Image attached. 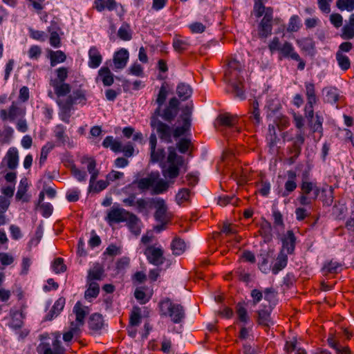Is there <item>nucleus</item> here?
Returning <instances> with one entry per match:
<instances>
[{
	"mask_svg": "<svg viewBox=\"0 0 354 354\" xmlns=\"http://www.w3.org/2000/svg\"><path fill=\"white\" fill-rule=\"evenodd\" d=\"M324 91H326V102L331 104H335L341 97L339 91L336 87L330 86L324 88Z\"/></svg>",
	"mask_w": 354,
	"mask_h": 354,
	"instance_id": "c9c22d12",
	"label": "nucleus"
},
{
	"mask_svg": "<svg viewBox=\"0 0 354 354\" xmlns=\"http://www.w3.org/2000/svg\"><path fill=\"white\" fill-rule=\"evenodd\" d=\"M141 309L138 306H133L129 316V324L131 326H137L141 323Z\"/></svg>",
	"mask_w": 354,
	"mask_h": 354,
	"instance_id": "603ef678",
	"label": "nucleus"
},
{
	"mask_svg": "<svg viewBox=\"0 0 354 354\" xmlns=\"http://www.w3.org/2000/svg\"><path fill=\"white\" fill-rule=\"evenodd\" d=\"M289 140H293L292 145L288 148V153L293 156H299L301 153V147L305 142L304 133L300 131L295 137Z\"/></svg>",
	"mask_w": 354,
	"mask_h": 354,
	"instance_id": "a878e982",
	"label": "nucleus"
},
{
	"mask_svg": "<svg viewBox=\"0 0 354 354\" xmlns=\"http://www.w3.org/2000/svg\"><path fill=\"white\" fill-rule=\"evenodd\" d=\"M88 65L91 68H97L102 62V56L98 48L93 46L90 48L88 53Z\"/></svg>",
	"mask_w": 354,
	"mask_h": 354,
	"instance_id": "cd10ccee",
	"label": "nucleus"
},
{
	"mask_svg": "<svg viewBox=\"0 0 354 354\" xmlns=\"http://www.w3.org/2000/svg\"><path fill=\"white\" fill-rule=\"evenodd\" d=\"M272 308L268 306H261V308L257 311V322L259 325L266 328H270V325L273 324L271 318Z\"/></svg>",
	"mask_w": 354,
	"mask_h": 354,
	"instance_id": "dca6fc26",
	"label": "nucleus"
},
{
	"mask_svg": "<svg viewBox=\"0 0 354 354\" xmlns=\"http://www.w3.org/2000/svg\"><path fill=\"white\" fill-rule=\"evenodd\" d=\"M131 214L123 208L112 207L107 214L106 221L110 224L124 222Z\"/></svg>",
	"mask_w": 354,
	"mask_h": 354,
	"instance_id": "2eb2a0df",
	"label": "nucleus"
},
{
	"mask_svg": "<svg viewBox=\"0 0 354 354\" xmlns=\"http://www.w3.org/2000/svg\"><path fill=\"white\" fill-rule=\"evenodd\" d=\"M41 349L43 354H64L65 349L62 346L61 341L57 338H55L52 343L53 348L48 343H42Z\"/></svg>",
	"mask_w": 354,
	"mask_h": 354,
	"instance_id": "4be33fe9",
	"label": "nucleus"
},
{
	"mask_svg": "<svg viewBox=\"0 0 354 354\" xmlns=\"http://www.w3.org/2000/svg\"><path fill=\"white\" fill-rule=\"evenodd\" d=\"M280 139L277 136L276 133V129L274 124L268 125V133L266 136V142L267 145L269 148V151L271 153L277 152L278 149L277 147V143L279 142Z\"/></svg>",
	"mask_w": 354,
	"mask_h": 354,
	"instance_id": "393cba45",
	"label": "nucleus"
},
{
	"mask_svg": "<svg viewBox=\"0 0 354 354\" xmlns=\"http://www.w3.org/2000/svg\"><path fill=\"white\" fill-rule=\"evenodd\" d=\"M52 268L55 273H62L66 270V266L64 264V259L62 257L55 258L52 263Z\"/></svg>",
	"mask_w": 354,
	"mask_h": 354,
	"instance_id": "13d9d810",
	"label": "nucleus"
},
{
	"mask_svg": "<svg viewBox=\"0 0 354 354\" xmlns=\"http://www.w3.org/2000/svg\"><path fill=\"white\" fill-rule=\"evenodd\" d=\"M239 118L236 115H232L230 113H224L219 114L216 119V123L221 127L227 129H235L237 133L240 132V128L238 127Z\"/></svg>",
	"mask_w": 354,
	"mask_h": 354,
	"instance_id": "f8f14e48",
	"label": "nucleus"
},
{
	"mask_svg": "<svg viewBox=\"0 0 354 354\" xmlns=\"http://www.w3.org/2000/svg\"><path fill=\"white\" fill-rule=\"evenodd\" d=\"M297 44L301 50L305 52H310L315 47V42L311 37H305L301 39H297Z\"/></svg>",
	"mask_w": 354,
	"mask_h": 354,
	"instance_id": "3c124183",
	"label": "nucleus"
},
{
	"mask_svg": "<svg viewBox=\"0 0 354 354\" xmlns=\"http://www.w3.org/2000/svg\"><path fill=\"white\" fill-rule=\"evenodd\" d=\"M258 232L259 235L263 238L264 241L268 242L271 241L272 239V234L270 222H269L266 218H262V221L260 223Z\"/></svg>",
	"mask_w": 354,
	"mask_h": 354,
	"instance_id": "c756f323",
	"label": "nucleus"
},
{
	"mask_svg": "<svg viewBox=\"0 0 354 354\" xmlns=\"http://www.w3.org/2000/svg\"><path fill=\"white\" fill-rule=\"evenodd\" d=\"M86 161L88 162L87 170L88 173L91 174V178L89 180V192L91 191L93 186L95 185L96 182V179L99 175V171L96 169V161L92 157H83L82 160V163H84Z\"/></svg>",
	"mask_w": 354,
	"mask_h": 354,
	"instance_id": "a211bd4d",
	"label": "nucleus"
},
{
	"mask_svg": "<svg viewBox=\"0 0 354 354\" xmlns=\"http://www.w3.org/2000/svg\"><path fill=\"white\" fill-rule=\"evenodd\" d=\"M55 145L53 142H47L41 149L39 160V167H42L47 160L49 153L55 148Z\"/></svg>",
	"mask_w": 354,
	"mask_h": 354,
	"instance_id": "49530a36",
	"label": "nucleus"
},
{
	"mask_svg": "<svg viewBox=\"0 0 354 354\" xmlns=\"http://www.w3.org/2000/svg\"><path fill=\"white\" fill-rule=\"evenodd\" d=\"M60 101L63 102V109L66 113H68V112H71L74 104H86V91L81 88L75 89L65 100Z\"/></svg>",
	"mask_w": 354,
	"mask_h": 354,
	"instance_id": "0eeeda50",
	"label": "nucleus"
},
{
	"mask_svg": "<svg viewBox=\"0 0 354 354\" xmlns=\"http://www.w3.org/2000/svg\"><path fill=\"white\" fill-rule=\"evenodd\" d=\"M266 107L268 111L270 112L268 115L275 114L281 108V104L277 99H270L267 101Z\"/></svg>",
	"mask_w": 354,
	"mask_h": 354,
	"instance_id": "bf43d9fd",
	"label": "nucleus"
},
{
	"mask_svg": "<svg viewBox=\"0 0 354 354\" xmlns=\"http://www.w3.org/2000/svg\"><path fill=\"white\" fill-rule=\"evenodd\" d=\"M288 263V256L283 251H281L277 257L275 263L272 268L273 274H277L281 270L285 268Z\"/></svg>",
	"mask_w": 354,
	"mask_h": 354,
	"instance_id": "f704fd0d",
	"label": "nucleus"
},
{
	"mask_svg": "<svg viewBox=\"0 0 354 354\" xmlns=\"http://www.w3.org/2000/svg\"><path fill=\"white\" fill-rule=\"evenodd\" d=\"M282 250H286L287 253L292 254L294 253L296 245V236L292 230H288L286 234L282 238Z\"/></svg>",
	"mask_w": 354,
	"mask_h": 354,
	"instance_id": "b1692460",
	"label": "nucleus"
},
{
	"mask_svg": "<svg viewBox=\"0 0 354 354\" xmlns=\"http://www.w3.org/2000/svg\"><path fill=\"white\" fill-rule=\"evenodd\" d=\"M156 212L154 213V218L156 221H169L170 218L167 212V206L163 199H158L154 201Z\"/></svg>",
	"mask_w": 354,
	"mask_h": 354,
	"instance_id": "aec40b11",
	"label": "nucleus"
},
{
	"mask_svg": "<svg viewBox=\"0 0 354 354\" xmlns=\"http://www.w3.org/2000/svg\"><path fill=\"white\" fill-rule=\"evenodd\" d=\"M144 254L148 262L156 266L162 265L165 261L164 251L161 248H156L154 245H148L145 248Z\"/></svg>",
	"mask_w": 354,
	"mask_h": 354,
	"instance_id": "1a4fd4ad",
	"label": "nucleus"
},
{
	"mask_svg": "<svg viewBox=\"0 0 354 354\" xmlns=\"http://www.w3.org/2000/svg\"><path fill=\"white\" fill-rule=\"evenodd\" d=\"M126 221H127V226L131 232L136 236H138L141 232V229L138 225L139 219L138 216L131 213Z\"/></svg>",
	"mask_w": 354,
	"mask_h": 354,
	"instance_id": "a19ab883",
	"label": "nucleus"
},
{
	"mask_svg": "<svg viewBox=\"0 0 354 354\" xmlns=\"http://www.w3.org/2000/svg\"><path fill=\"white\" fill-rule=\"evenodd\" d=\"M25 114V109L20 107L15 101L12 102L8 110L3 109L0 110V118L3 121L10 120L12 122L17 117L24 118Z\"/></svg>",
	"mask_w": 354,
	"mask_h": 354,
	"instance_id": "9d476101",
	"label": "nucleus"
},
{
	"mask_svg": "<svg viewBox=\"0 0 354 354\" xmlns=\"http://www.w3.org/2000/svg\"><path fill=\"white\" fill-rule=\"evenodd\" d=\"M299 17L297 15L292 16L290 19L288 26L287 28L288 32H297L299 29Z\"/></svg>",
	"mask_w": 354,
	"mask_h": 354,
	"instance_id": "0e129e2a",
	"label": "nucleus"
},
{
	"mask_svg": "<svg viewBox=\"0 0 354 354\" xmlns=\"http://www.w3.org/2000/svg\"><path fill=\"white\" fill-rule=\"evenodd\" d=\"M104 270L99 263H96L92 269L88 270V280H101L102 279Z\"/></svg>",
	"mask_w": 354,
	"mask_h": 354,
	"instance_id": "c03bdc74",
	"label": "nucleus"
},
{
	"mask_svg": "<svg viewBox=\"0 0 354 354\" xmlns=\"http://www.w3.org/2000/svg\"><path fill=\"white\" fill-rule=\"evenodd\" d=\"M156 181V178L150 176L147 178H142L140 179L134 180L132 182L131 185H136L141 192H144L153 187Z\"/></svg>",
	"mask_w": 354,
	"mask_h": 354,
	"instance_id": "2f4dec72",
	"label": "nucleus"
},
{
	"mask_svg": "<svg viewBox=\"0 0 354 354\" xmlns=\"http://www.w3.org/2000/svg\"><path fill=\"white\" fill-rule=\"evenodd\" d=\"M108 325L105 323L104 317L99 313L91 314L88 319V327L92 335H100L102 330Z\"/></svg>",
	"mask_w": 354,
	"mask_h": 354,
	"instance_id": "9b49d317",
	"label": "nucleus"
},
{
	"mask_svg": "<svg viewBox=\"0 0 354 354\" xmlns=\"http://www.w3.org/2000/svg\"><path fill=\"white\" fill-rule=\"evenodd\" d=\"M176 93L181 100L185 101L191 97L192 89L189 84L181 82L177 85Z\"/></svg>",
	"mask_w": 354,
	"mask_h": 354,
	"instance_id": "4c0bfd02",
	"label": "nucleus"
},
{
	"mask_svg": "<svg viewBox=\"0 0 354 354\" xmlns=\"http://www.w3.org/2000/svg\"><path fill=\"white\" fill-rule=\"evenodd\" d=\"M273 226L274 228H284V222L283 215L278 209H274L272 212Z\"/></svg>",
	"mask_w": 354,
	"mask_h": 354,
	"instance_id": "680f3d73",
	"label": "nucleus"
},
{
	"mask_svg": "<svg viewBox=\"0 0 354 354\" xmlns=\"http://www.w3.org/2000/svg\"><path fill=\"white\" fill-rule=\"evenodd\" d=\"M73 313L75 315V321L79 325H83L84 319L87 314L84 307L80 301H77L73 307Z\"/></svg>",
	"mask_w": 354,
	"mask_h": 354,
	"instance_id": "79ce46f5",
	"label": "nucleus"
},
{
	"mask_svg": "<svg viewBox=\"0 0 354 354\" xmlns=\"http://www.w3.org/2000/svg\"><path fill=\"white\" fill-rule=\"evenodd\" d=\"M98 77L104 86H110L114 82V75L108 66H102L98 71Z\"/></svg>",
	"mask_w": 354,
	"mask_h": 354,
	"instance_id": "7c9ffc66",
	"label": "nucleus"
},
{
	"mask_svg": "<svg viewBox=\"0 0 354 354\" xmlns=\"http://www.w3.org/2000/svg\"><path fill=\"white\" fill-rule=\"evenodd\" d=\"M66 59V54L62 50H50V66H55L59 63H63Z\"/></svg>",
	"mask_w": 354,
	"mask_h": 354,
	"instance_id": "de8ad7c7",
	"label": "nucleus"
},
{
	"mask_svg": "<svg viewBox=\"0 0 354 354\" xmlns=\"http://www.w3.org/2000/svg\"><path fill=\"white\" fill-rule=\"evenodd\" d=\"M161 316L169 317L174 324H180L185 317L184 308L179 304H174L171 299L166 297L158 304Z\"/></svg>",
	"mask_w": 354,
	"mask_h": 354,
	"instance_id": "39448f33",
	"label": "nucleus"
},
{
	"mask_svg": "<svg viewBox=\"0 0 354 354\" xmlns=\"http://www.w3.org/2000/svg\"><path fill=\"white\" fill-rule=\"evenodd\" d=\"M169 91V85L167 82L162 83L156 99V103L158 106L152 114L160 115L163 120L169 123H171L177 117L180 110V102L176 97H173L169 99L167 104L162 109V106L167 100Z\"/></svg>",
	"mask_w": 354,
	"mask_h": 354,
	"instance_id": "7ed1b4c3",
	"label": "nucleus"
},
{
	"mask_svg": "<svg viewBox=\"0 0 354 354\" xmlns=\"http://www.w3.org/2000/svg\"><path fill=\"white\" fill-rule=\"evenodd\" d=\"M343 264L333 259L326 261L321 269L324 276L329 274H336L342 272Z\"/></svg>",
	"mask_w": 354,
	"mask_h": 354,
	"instance_id": "412c9836",
	"label": "nucleus"
},
{
	"mask_svg": "<svg viewBox=\"0 0 354 354\" xmlns=\"http://www.w3.org/2000/svg\"><path fill=\"white\" fill-rule=\"evenodd\" d=\"M225 62V69L223 76L224 81L232 87L234 97L241 100H245V79L241 75L244 67L243 64L232 56L227 57Z\"/></svg>",
	"mask_w": 354,
	"mask_h": 354,
	"instance_id": "f03ea898",
	"label": "nucleus"
},
{
	"mask_svg": "<svg viewBox=\"0 0 354 354\" xmlns=\"http://www.w3.org/2000/svg\"><path fill=\"white\" fill-rule=\"evenodd\" d=\"M19 160L18 149L15 147H10L2 159L1 166L3 167L6 165L9 169L14 171L18 167Z\"/></svg>",
	"mask_w": 354,
	"mask_h": 354,
	"instance_id": "4468645a",
	"label": "nucleus"
},
{
	"mask_svg": "<svg viewBox=\"0 0 354 354\" xmlns=\"http://www.w3.org/2000/svg\"><path fill=\"white\" fill-rule=\"evenodd\" d=\"M191 191L188 188H181L176 195V201L178 205L189 200Z\"/></svg>",
	"mask_w": 354,
	"mask_h": 354,
	"instance_id": "5fc2aeb1",
	"label": "nucleus"
},
{
	"mask_svg": "<svg viewBox=\"0 0 354 354\" xmlns=\"http://www.w3.org/2000/svg\"><path fill=\"white\" fill-rule=\"evenodd\" d=\"M153 194H160L166 192L169 188V184L167 181L160 179L153 186Z\"/></svg>",
	"mask_w": 354,
	"mask_h": 354,
	"instance_id": "052dcab7",
	"label": "nucleus"
},
{
	"mask_svg": "<svg viewBox=\"0 0 354 354\" xmlns=\"http://www.w3.org/2000/svg\"><path fill=\"white\" fill-rule=\"evenodd\" d=\"M185 243L182 239L179 237H175L172 240L171 243V249L172 250L173 254L179 256L185 251Z\"/></svg>",
	"mask_w": 354,
	"mask_h": 354,
	"instance_id": "58836bf2",
	"label": "nucleus"
},
{
	"mask_svg": "<svg viewBox=\"0 0 354 354\" xmlns=\"http://www.w3.org/2000/svg\"><path fill=\"white\" fill-rule=\"evenodd\" d=\"M68 68L64 66L59 67L55 70L56 77L50 81H56L57 82H64L68 76Z\"/></svg>",
	"mask_w": 354,
	"mask_h": 354,
	"instance_id": "4d7b16f0",
	"label": "nucleus"
},
{
	"mask_svg": "<svg viewBox=\"0 0 354 354\" xmlns=\"http://www.w3.org/2000/svg\"><path fill=\"white\" fill-rule=\"evenodd\" d=\"M314 183L308 180L301 181L300 185L301 192L297 198V201L301 205L306 206L312 204L310 193L314 189Z\"/></svg>",
	"mask_w": 354,
	"mask_h": 354,
	"instance_id": "ddd939ff",
	"label": "nucleus"
},
{
	"mask_svg": "<svg viewBox=\"0 0 354 354\" xmlns=\"http://www.w3.org/2000/svg\"><path fill=\"white\" fill-rule=\"evenodd\" d=\"M192 109V106L188 104L183 107L182 113L178 120V122L182 121V125L176 127L173 131L172 127L158 119L160 115L151 114L150 117V126L151 128L156 129L159 138L161 140L171 142L172 141V136L176 138H179L190 130Z\"/></svg>",
	"mask_w": 354,
	"mask_h": 354,
	"instance_id": "f257e3e1",
	"label": "nucleus"
},
{
	"mask_svg": "<svg viewBox=\"0 0 354 354\" xmlns=\"http://www.w3.org/2000/svg\"><path fill=\"white\" fill-rule=\"evenodd\" d=\"M352 211L349 218L345 223V227L348 232H354V199L352 201Z\"/></svg>",
	"mask_w": 354,
	"mask_h": 354,
	"instance_id": "774afa93",
	"label": "nucleus"
},
{
	"mask_svg": "<svg viewBox=\"0 0 354 354\" xmlns=\"http://www.w3.org/2000/svg\"><path fill=\"white\" fill-rule=\"evenodd\" d=\"M328 346L335 351V354H353L348 346H342L339 340L336 339L333 333H330L327 338Z\"/></svg>",
	"mask_w": 354,
	"mask_h": 354,
	"instance_id": "6ab92c4d",
	"label": "nucleus"
},
{
	"mask_svg": "<svg viewBox=\"0 0 354 354\" xmlns=\"http://www.w3.org/2000/svg\"><path fill=\"white\" fill-rule=\"evenodd\" d=\"M237 319L239 322L247 324L250 321V317L245 308V301L238 302L235 307Z\"/></svg>",
	"mask_w": 354,
	"mask_h": 354,
	"instance_id": "72a5a7b5",
	"label": "nucleus"
},
{
	"mask_svg": "<svg viewBox=\"0 0 354 354\" xmlns=\"http://www.w3.org/2000/svg\"><path fill=\"white\" fill-rule=\"evenodd\" d=\"M168 156L167 162L168 166L165 165L162 166V176L169 180L176 179L180 174V167L184 163V158L178 156L174 147H168Z\"/></svg>",
	"mask_w": 354,
	"mask_h": 354,
	"instance_id": "423d86ee",
	"label": "nucleus"
},
{
	"mask_svg": "<svg viewBox=\"0 0 354 354\" xmlns=\"http://www.w3.org/2000/svg\"><path fill=\"white\" fill-rule=\"evenodd\" d=\"M336 59L339 66L342 71H347L351 67V61L348 56L344 55L342 52L336 53Z\"/></svg>",
	"mask_w": 354,
	"mask_h": 354,
	"instance_id": "864d4df0",
	"label": "nucleus"
},
{
	"mask_svg": "<svg viewBox=\"0 0 354 354\" xmlns=\"http://www.w3.org/2000/svg\"><path fill=\"white\" fill-rule=\"evenodd\" d=\"M129 53L125 48H121L113 55V62L115 69H122L127 64Z\"/></svg>",
	"mask_w": 354,
	"mask_h": 354,
	"instance_id": "5701e85b",
	"label": "nucleus"
},
{
	"mask_svg": "<svg viewBox=\"0 0 354 354\" xmlns=\"http://www.w3.org/2000/svg\"><path fill=\"white\" fill-rule=\"evenodd\" d=\"M190 46L189 39L180 35H174L172 39V47L176 53L182 55L189 48Z\"/></svg>",
	"mask_w": 354,
	"mask_h": 354,
	"instance_id": "f3484780",
	"label": "nucleus"
},
{
	"mask_svg": "<svg viewBox=\"0 0 354 354\" xmlns=\"http://www.w3.org/2000/svg\"><path fill=\"white\" fill-rule=\"evenodd\" d=\"M70 171L72 176L80 182L86 180L87 174L84 170L80 169L75 165H73L70 167Z\"/></svg>",
	"mask_w": 354,
	"mask_h": 354,
	"instance_id": "6e6d98bb",
	"label": "nucleus"
},
{
	"mask_svg": "<svg viewBox=\"0 0 354 354\" xmlns=\"http://www.w3.org/2000/svg\"><path fill=\"white\" fill-rule=\"evenodd\" d=\"M287 58L298 62L297 69L303 71L306 66V62L295 51L292 44L288 41H285L280 48L279 59Z\"/></svg>",
	"mask_w": 354,
	"mask_h": 354,
	"instance_id": "6e6552de",
	"label": "nucleus"
},
{
	"mask_svg": "<svg viewBox=\"0 0 354 354\" xmlns=\"http://www.w3.org/2000/svg\"><path fill=\"white\" fill-rule=\"evenodd\" d=\"M165 157V151L164 149H158V150H151V161L158 162L162 160Z\"/></svg>",
	"mask_w": 354,
	"mask_h": 354,
	"instance_id": "338daca9",
	"label": "nucleus"
},
{
	"mask_svg": "<svg viewBox=\"0 0 354 354\" xmlns=\"http://www.w3.org/2000/svg\"><path fill=\"white\" fill-rule=\"evenodd\" d=\"M147 279V274L142 271L136 272L131 277V280L135 286L144 283Z\"/></svg>",
	"mask_w": 354,
	"mask_h": 354,
	"instance_id": "e2e57ef3",
	"label": "nucleus"
},
{
	"mask_svg": "<svg viewBox=\"0 0 354 354\" xmlns=\"http://www.w3.org/2000/svg\"><path fill=\"white\" fill-rule=\"evenodd\" d=\"M268 257L269 254L266 251L259 255V268L264 272H266V270H268L267 265L268 263Z\"/></svg>",
	"mask_w": 354,
	"mask_h": 354,
	"instance_id": "69168bd1",
	"label": "nucleus"
},
{
	"mask_svg": "<svg viewBox=\"0 0 354 354\" xmlns=\"http://www.w3.org/2000/svg\"><path fill=\"white\" fill-rule=\"evenodd\" d=\"M324 122L323 117L317 112L315 113V118L313 119V120H310L308 122V125L310 127L313 133L317 132L321 134L323 133V127L322 124Z\"/></svg>",
	"mask_w": 354,
	"mask_h": 354,
	"instance_id": "ea45409f",
	"label": "nucleus"
},
{
	"mask_svg": "<svg viewBox=\"0 0 354 354\" xmlns=\"http://www.w3.org/2000/svg\"><path fill=\"white\" fill-rule=\"evenodd\" d=\"M248 118L250 121L254 125H259L261 122V117L260 115L259 104L257 99L250 100V106L248 111Z\"/></svg>",
	"mask_w": 354,
	"mask_h": 354,
	"instance_id": "bb28decb",
	"label": "nucleus"
},
{
	"mask_svg": "<svg viewBox=\"0 0 354 354\" xmlns=\"http://www.w3.org/2000/svg\"><path fill=\"white\" fill-rule=\"evenodd\" d=\"M305 95L307 101L317 102L318 98L316 94L315 85L311 82H305Z\"/></svg>",
	"mask_w": 354,
	"mask_h": 354,
	"instance_id": "a18cd8bd",
	"label": "nucleus"
},
{
	"mask_svg": "<svg viewBox=\"0 0 354 354\" xmlns=\"http://www.w3.org/2000/svg\"><path fill=\"white\" fill-rule=\"evenodd\" d=\"M147 289V286H140L136 288L134 297L140 304H145L150 300L151 295H147L145 292Z\"/></svg>",
	"mask_w": 354,
	"mask_h": 354,
	"instance_id": "37998d69",
	"label": "nucleus"
},
{
	"mask_svg": "<svg viewBox=\"0 0 354 354\" xmlns=\"http://www.w3.org/2000/svg\"><path fill=\"white\" fill-rule=\"evenodd\" d=\"M66 299L64 297H59L54 304L52 308L46 315L47 319L51 320L54 317H57L63 310Z\"/></svg>",
	"mask_w": 354,
	"mask_h": 354,
	"instance_id": "e433bc0d",
	"label": "nucleus"
},
{
	"mask_svg": "<svg viewBox=\"0 0 354 354\" xmlns=\"http://www.w3.org/2000/svg\"><path fill=\"white\" fill-rule=\"evenodd\" d=\"M53 132L57 142V146L65 145L69 141V137L66 134V127L63 124H57Z\"/></svg>",
	"mask_w": 354,
	"mask_h": 354,
	"instance_id": "473e14b6",
	"label": "nucleus"
},
{
	"mask_svg": "<svg viewBox=\"0 0 354 354\" xmlns=\"http://www.w3.org/2000/svg\"><path fill=\"white\" fill-rule=\"evenodd\" d=\"M100 293V286L97 282L91 281L89 283L88 288L84 292V298L89 300L96 298Z\"/></svg>",
	"mask_w": 354,
	"mask_h": 354,
	"instance_id": "09e8293b",
	"label": "nucleus"
},
{
	"mask_svg": "<svg viewBox=\"0 0 354 354\" xmlns=\"http://www.w3.org/2000/svg\"><path fill=\"white\" fill-rule=\"evenodd\" d=\"M253 14L257 18L263 16L258 25L257 32L260 39H266L272 35L273 22V9L266 7L263 1H255Z\"/></svg>",
	"mask_w": 354,
	"mask_h": 354,
	"instance_id": "20e7f679",
	"label": "nucleus"
},
{
	"mask_svg": "<svg viewBox=\"0 0 354 354\" xmlns=\"http://www.w3.org/2000/svg\"><path fill=\"white\" fill-rule=\"evenodd\" d=\"M50 85L53 88L55 93L59 97L67 95L71 90V85L65 83V82H57L56 81H50Z\"/></svg>",
	"mask_w": 354,
	"mask_h": 354,
	"instance_id": "c85d7f7f",
	"label": "nucleus"
},
{
	"mask_svg": "<svg viewBox=\"0 0 354 354\" xmlns=\"http://www.w3.org/2000/svg\"><path fill=\"white\" fill-rule=\"evenodd\" d=\"M118 36L123 41H130L132 39V31L129 24H122L118 31Z\"/></svg>",
	"mask_w": 354,
	"mask_h": 354,
	"instance_id": "8fccbe9b",
	"label": "nucleus"
}]
</instances>
